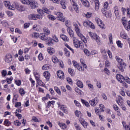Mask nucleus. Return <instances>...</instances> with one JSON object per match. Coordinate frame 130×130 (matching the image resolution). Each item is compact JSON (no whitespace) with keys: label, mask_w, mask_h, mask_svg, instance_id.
Masks as SVG:
<instances>
[{"label":"nucleus","mask_w":130,"mask_h":130,"mask_svg":"<svg viewBox=\"0 0 130 130\" xmlns=\"http://www.w3.org/2000/svg\"><path fill=\"white\" fill-rule=\"evenodd\" d=\"M74 27L76 34L78 35V37L81 39V40L84 42V43H87V41L86 37H85L82 33H81V29L79 27V25L77 24L74 23Z\"/></svg>","instance_id":"obj_1"},{"label":"nucleus","mask_w":130,"mask_h":130,"mask_svg":"<svg viewBox=\"0 0 130 130\" xmlns=\"http://www.w3.org/2000/svg\"><path fill=\"white\" fill-rule=\"evenodd\" d=\"M115 59L119 63L118 69L121 72H124V69L126 68V63L124 62V60L120 58L118 56H116Z\"/></svg>","instance_id":"obj_2"},{"label":"nucleus","mask_w":130,"mask_h":130,"mask_svg":"<svg viewBox=\"0 0 130 130\" xmlns=\"http://www.w3.org/2000/svg\"><path fill=\"white\" fill-rule=\"evenodd\" d=\"M88 35L91 37L92 40H95L97 42L98 44H101V41L100 40V37L96 34L89 31Z\"/></svg>","instance_id":"obj_3"},{"label":"nucleus","mask_w":130,"mask_h":130,"mask_svg":"<svg viewBox=\"0 0 130 130\" xmlns=\"http://www.w3.org/2000/svg\"><path fill=\"white\" fill-rule=\"evenodd\" d=\"M72 6L69 7V10L71 12H73L74 10L75 11L76 13H79V8L78 7V5L76 3L75 0H70Z\"/></svg>","instance_id":"obj_4"},{"label":"nucleus","mask_w":130,"mask_h":130,"mask_svg":"<svg viewBox=\"0 0 130 130\" xmlns=\"http://www.w3.org/2000/svg\"><path fill=\"white\" fill-rule=\"evenodd\" d=\"M43 16L38 14H32L28 16L29 20H41Z\"/></svg>","instance_id":"obj_5"},{"label":"nucleus","mask_w":130,"mask_h":130,"mask_svg":"<svg viewBox=\"0 0 130 130\" xmlns=\"http://www.w3.org/2000/svg\"><path fill=\"white\" fill-rule=\"evenodd\" d=\"M55 15L57 16L56 18L58 21H61V22H64L66 21V17H63V14L59 12H55Z\"/></svg>","instance_id":"obj_6"},{"label":"nucleus","mask_w":130,"mask_h":130,"mask_svg":"<svg viewBox=\"0 0 130 130\" xmlns=\"http://www.w3.org/2000/svg\"><path fill=\"white\" fill-rule=\"evenodd\" d=\"M73 43L76 48H80L81 46H83V42L79 41L77 38L73 39Z\"/></svg>","instance_id":"obj_7"},{"label":"nucleus","mask_w":130,"mask_h":130,"mask_svg":"<svg viewBox=\"0 0 130 130\" xmlns=\"http://www.w3.org/2000/svg\"><path fill=\"white\" fill-rule=\"evenodd\" d=\"M122 23L123 25V26L125 27L126 30H127V31H129L130 29V20L128 22L126 20H125V17H123L122 18Z\"/></svg>","instance_id":"obj_8"},{"label":"nucleus","mask_w":130,"mask_h":130,"mask_svg":"<svg viewBox=\"0 0 130 130\" xmlns=\"http://www.w3.org/2000/svg\"><path fill=\"white\" fill-rule=\"evenodd\" d=\"M29 6L32 10L38 8V3L35 0H30L29 2Z\"/></svg>","instance_id":"obj_9"},{"label":"nucleus","mask_w":130,"mask_h":130,"mask_svg":"<svg viewBox=\"0 0 130 130\" xmlns=\"http://www.w3.org/2000/svg\"><path fill=\"white\" fill-rule=\"evenodd\" d=\"M73 64L74 67H75V68L77 69V70H79L80 72H84V68H82V67L80 65V64L78 63V62H77V61H76L75 60L73 61Z\"/></svg>","instance_id":"obj_10"},{"label":"nucleus","mask_w":130,"mask_h":130,"mask_svg":"<svg viewBox=\"0 0 130 130\" xmlns=\"http://www.w3.org/2000/svg\"><path fill=\"white\" fill-rule=\"evenodd\" d=\"M13 60V56L11 54H7L5 57V62H7V63H9Z\"/></svg>","instance_id":"obj_11"},{"label":"nucleus","mask_w":130,"mask_h":130,"mask_svg":"<svg viewBox=\"0 0 130 130\" xmlns=\"http://www.w3.org/2000/svg\"><path fill=\"white\" fill-rule=\"evenodd\" d=\"M39 38L44 41H46V40L48 39L47 36L44 32L40 34L39 36Z\"/></svg>","instance_id":"obj_12"},{"label":"nucleus","mask_w":130,"mask_h":130,"mask_svg":"<svg viewBox=\"0 0 130 130\" xmlns=\"http://www.w3.org/2000/svg\"><path fill=\"white\" fill-rule=\"evenodd\" d=\"M57 75L58 78H60V80H63L64 79V74L62 71L60 70L57 72Z\"/></svg>","instance_id":"obj_13"},{"label":"nucleus","mask_w":130,"mask_h":130,"mask_svg":"<svg viewBox=\"0 0 130 130\" xmlns=\"http://www.w3.org/2000/svg\"><path fill=\"white\" fill-rule=\"evenodd\" d=\"M67 31L71 38H72L73 40L75 39V38H76L75 37V34H74V31H73L72 28L68 27Z\"/></svg>","instance_id":"obj_14"},{"label":"nucleus","mask_w":130,"mask_h":130,"mask_svg":"<svg viewBox=\"0 0 130 130\" xmlns=\"http://www.w3.org/2000/svg\"><path fill=\"white\" fill-rule=\"evenodd\" d=\"M97 103H98V98H95L89 101V104L91 106H93V107L96 106V105L97 104Z\"/></svg>","instance_id":"obj_15"},{"label":"nucleus","mask_w":130,"mask_h":130,"mask_svg":"<svg viewBox=\"0 0 130 130\" xmlns=\"http://www.w3.org/2000/svg\"><path fill=\"white\" fill-rule=\"evenodd\" d=\"M116 78L117 81H118V82H119L120 83L123 82V80H124V77L120 74H117L116 76Z\"/></svg>","instance_id":"obj_16"},{"label":"nucleus","mask_w":130,"mask_h":130,"mask_svg":"<svg viewBox=\"0 0 130 130\" xmlns=\"http://www.w3.org/2000/svg\"><path fill=\"white\" fill-rule=\"evenodd\" d=\"M80 2H81L82 5L85 6L86 8H89L90 7V3L88 0H80Z\"/></svg>","instance_id":"obj_17"},{"label":"nucleus","mask_w":130,"mask_h":130,"mask_svg":"<svg viewBox=\"0 0 130 130\" xmlns=\"http://www.w3.org/2000/svg\"><path fill=\"white\" fill-rule=\"evenodd\" d=\"M43 75L47 81H48L50 79V73L48 71L44 72Z\"/></svg>","instance_id":"obj_18"},{"label":"nucleus","mask_w":130,"mask_h":130,"mask_svg":"<svg viewBox=\"0 0 130 130\" xmlns=\"http://www.w3.org/2000/svg\"><path fill=\"white\" fill-rule=\"evenodd\" d=\"M16 10L19 12H24L25 11V7L23 5H17L16 6Z\"/></svg>","instance_id":"obj_19"},{"label":"nucleus","mask_w":130,"mask_h":130,"mask_svg":"<svg viewBox=\"0 0 130 130\" xmlns=\"http://www.w3.org/2000/svg\"><path fill=\"white\" fill-rule=\"evenodd\" d=\"M60 37L61 39H62V40H63L64 41H66V42L70 41V39H69L68 37H67V36L62 34H60Z\"/></svg>","instance_id":"obj_20"},{"label":"nucleus","mask_w":130,"mask_h":130,"mask_svg":"<svg viewBox=\"0 0 130 130\" xmlns=\"http://www.w3.org/2000/svg\"><path fill=\"white\" fill-rule=\"evenodd\" d=\"M91 21L90 20H84L83 21V24L84 27H89L90 26V24H91Z\"/></svg>","instance_id":"obj_21"},{"label":"nucleus","mask_w":130,"mask_h":130,"mask_svg":"<svg viewBox=\"0 0 130 130\" xmlns=\"http://www.w3.org/2000/svg\"><path fill=\"white\" fill-rule=\"evenodd\" d=\"M47 51L49 54L52 55L55 52V50L53 48L48 47L47 48Z\"/></svg>","instance_id":"obj_22"},{"label":"nucleus","mask_w":130,"mask_h":130,"mask_svg":"<svg viewBox=\"0 0 130 130\" xmlns=\"http://www.w3.org/2000/svg\"><path fill=\"white\" fill-rule=\"evenodd\" d=\"M76 81H77L76 85L78 87L81 88H84V84H83V82L82 81H81L79 80H77Z\"/></svg>","instance_id":"obj_23"},{"label":"nucleus","mask_w":130,"mask_h":130,"mask_svg":"<svg viewBox=\"0 0 130 130\" xmlns=\"http://www.w3.org/2000/svg\"><path fill=\"white\" fill-rule=\"evenodd\" d=\"M60 109L62 111H63L64 113H68V108L64 105H61L60 106Z\"/></svg>","instance_id":"obj_24"},{"label":"nucleus","mask_w":130,"mask_h":130,"mask_svg":"<svg viewBox=\"0 0 130 130\" xmlns=\"http://www.w3.org/2000/svg\"><path fill=\"white\" fill-rule=\"evenodd\" d=\"M94 3H95V7H94L95 10L99 11V6H100L99 0H94Z\"/></svg>","instance_id":"obj_25"},{"label":"nucleus","mask_w":130,"mask_h":130,"mask_svg":"<svg viewBox=\"0 0 130 130\" xmlns=\"http://www.w3.org/2000/svg\"><path fill=\"white\" fill-rule=\"evenodd\" d=\"M52 61H53V62H54V63H58V62H59L58 58H57V57L55 55L52 57Z\"/></svg>","instance_id":"obj_26"},{"label":"nucleus","mask_w":130,"mask_h":130,"mask_svg":"<svg viewBox=\"0 0 130 130\" xmlns=\"http://www.w3.org/2000/svg\"><path fill=\"white\" fill-rule=\"evenodd\" d=\"M17 6L18 5L16 4V3H14L12 5H10V7H9V10H16L17 9Z\"/></svg>","instance_id":"obj_27"},{"label":"nucleus","mask_w":130,"mask_h":130,"mask_svg":"<svg viewBox=\"0 0 130 130\" xmlns=\"http://www.w3.org/2000/svg\"><path fill=\"white\" fill-rule=\"evenodd\" d=\"M52 39L54 41V42H55L56 43H58L59 42V40H58V38L56 37V36L53 35L52 36Z\"/></svg>","instance_id":"obj_28"},{"label":"nucleus","mask_w":130,"mask_h":130,"mask_svg":"<svg viewBox=\"0 0 130 130\" xmlns=\"http://www.w3.org/2000/svg\"><path fill=\"white\" fill-rule=\"evenodd\" d=\"M48 43H47V45L49 46H51V45H53V42L52 41V39L51 38H48Z\"/></svg>","instance_id":"obj_29"},{"label":"nucleus","mask_w":130,"mask_h":130,"mask_svg":"<svg viewBox=\"0 0 130 130\" xmlns=\"http://www.w3.org/2000/svg\"><path fill=\"white\" fill-rule=\"evenodd\" d=\"M43 32L44 33H45V34H46V35H49V34H50V30L46 28V27H44L43 29Z\"/></svg>","instance_id":"obj_30"},{"label":"nucleus","mask_w":130,"mask_h":130,"mask_svg":"<svg viewBox=\"0 0 130 130\" xmlns=\"http://www.w3.org/2000/svg\"><path fill=\"white\" fill-rule=\"evenodd\" d=\"M83 17H85L87 19H89V18H91L92 17V13L87 12L86 14H83Z\"/></svg>","instance_id":"obj_31"},{"label":"nucleus","mask_w":130,"mask_h":130,"mask_svg":"<svg viewBox=\"0 0 130 130\" xmlns=\"http://www.w3.org/2000/svg\"><path fill=\"white\" fill-rule=\"evenodd\" d=\"M30 36L32 38H39V33L38 32H33Z\"/></svg>","instance_id":"obj_32"},{"label":"nucleus","mask_w":130,"mask_h":130,"mask_svg":"<svg viewBox=\"0 0 130 130\" xmlns=\"http://www.w3.org/2000/svg\"><path fill=\"white\" fill-rule=\"evenodd\" d=\"M19 92L21 96H24V95L26 94V91L24 89H23V88H20Z\"/></svg>","instance_id":"obj_33"},{"label":"nucleus","mask_w":130,"mask_h":130,"mask_svg":"<svg viewBox=\"0 0 130 130\" xmlns=\"http://www.w3.org/2000/svg\"><path fill=\"white\" fill-rule=\"evenodd\" d=\"M43 13H45L47 15H49V14H50V11L48 9L46 8V7H43Z\"/></svg>","instance_id":"obj_34"},{"label":"nucleus","mask_w":130,"mask_h":130,"mask_svg":"<svg viewBox=\"0 0 130 130\" xmlns=\"http://www.w3.org/2000/svg\"><path fill=\"white\" fill-rule=\"evenodd\" d=\"M81 101L83 104H84L86 106V107H90V104H89V103L83 99L81 100Z\"/></svg>","instance_id":"obj_35"},{"label":"nucleus","mask_w":130,"mask_h":130,"mask_svg":"<svg viewBox=\"0 0 130 130\" xmlns=\"http://www.w3.org/2000/svg\"><path fill=\"white\" fill-rule=\"evenodd\" d=\"M59 4H60L61 6H62V9H67V6H66V1L64 0L60 1L59 2Z\"/></svg>","instance_id":"obj_36"},{"label":"nucleus","mask_w":130,"mask_h":130,"mask_svg":"<svg viewBox=\"0 0 130 130\" xmlns=\"http://www.w3.org/2000/svg\"><path fill=\"white\" fill-rule=\"evenodd\" d=\"M55 103V102L54 101H49L47 103V107H48V108H49V107H50L51 105H54Z\"/></svg>","instance_id":"obj_37"},{"label":"nucleus","mask_w":130,"mask_h":130,"mask_svg":"<svg viewBox=\"0 0 130 130\" xmlns=\"http://www.w3.org/2000/svg\"><path fill=\"white\" fill-rule=\"evenodd\" d=\"M122 124L125 130H130V124L126 125L125 122H122Z\"/></svg>","instance_id":"obj_38"},{"label":"nucleus","mask_w":130,"mask_h":130,"mask_svg":"<svg viewBox=\"0 0 130 130\" xmlns=\"http://www.w3.org/2000/svg\"><path fill=\"white\" fill-rule=\"evenodd\" d=\"M54 90L58 95H61V91H60V89L57 86L54 87Z\"/></svg>","instance_id":"obj_39"},{"label":"nucleus","mask_w":130,"mask_h":130,"mask_svg":"<svg viewBox=\"0 0 130 130\" xmlns=\"http://www.w3.org/2000/svg\"><path fill=\"white\" fill-rule=\"evenodd\" d=\"M37 84L38 85H39V86L43 87L44 86V83H43V82H42V81L40 80L39 79L37 80Z\"/></svg>","instance_id":"obj_40"},{"label":"nucleus","mask_w":130,"mask_h":130,"mask_svg":"<svg viewBox=\"0 0 130 130\" xmlns=\"http://www.w3.org/2000/svg\"><path fill=\"white\" fill-rule=\"evenodd\" d=\"M4 124L5 125H6V126H10L11 125V122L9 121V119H6L4 121Z\"/></svg>","instance_id":"obj_41"},{"label":"nucleus","mask_w":130,"mask_h":130,"mask_svg":"<svg viewBox=\"0 0 130 130\" xmlns=\"http://www.w3.org/2000/svg\"><path fill=\"white\" fill-rule=\"evenodd\" d=\"M75 92H76V93H78V94H79V95H82L83 91H82V90H81V89H79V88L78 87H76L75 89Z\"/></svg>","instance_id":"obj_42"},{"label":"nucleus","mask_w":130,"mask_h":130,"mask_svg":"<svg viewBox=\"0 0 130 130\" xmlns=\"http://www.w3.org/2000/svg\"><path fill=\"white\" fill-rule=\"evenodd\" d=\"M20 2L23 5H29L30 4L29 0H20Z\"/></svg>","instance_id":"obj_43"},{"label":"nucleus","mask_w":130,"mask_h":130,"mask_svg":"<svg viewBox=\"0 0 130 130\" xmlns=\"http://www.w3.org/2000/svg\"><path fill=\"white\" fill-rule=\"evenodd\" d=\"M99 27H100V28L101 29H103V30H104L106 28V26H105V24H104V23H103V21H102L101 23H100L99 24Z\"/></svg>","instance_id":"obj_44"},{"label":"nucleus","mask_w":130,"mask_h":130,"mask_svg":"<svg viewBox=\"0 0 130 130\" xmlns=\"http://www.w3.org/2000/svg\"><path fill=\"white\" fill-rule=\"evenodd\" d=\"M4 5L5 6V7L6 8H8V9H9V8H10L11 5L10 4V3L9 1H5L4 3Z\"/></svg>","instance_id":"obj_45"},{"label":"nucleus","mask_w":130,"mask_h":130,"mask_svg":"<svg viewBox=\"0 0 130 130\" xmlns=\"http://www.w3.org/2000/svg\"><path fill=\"white\" fill-rule=\"evenodd\" d=\"M120 36L121 38H123V39H127V38H128V36L125 34H122V33H121Z\"/></svg>","instance_id":"obj_46"},{"label":"nucleus","mask_w":130,"mask_h":130,"mask_svg":"<svg viewBox=\"0 0 130 130\" xmlns=\"http://www.w3.org/2000/svg\"><path fill=\"white\" fill-rule=\"evenodd\" d=\"M64 51L65 52V54L66 56H70L71 54L70 53V51L68 50V49L64 48Z\"/></svg>","instance_id":"obj_47"},{"label":"nucleus","mask_w":130,"mask_h":130,"mask_svg":"<svg viewBox=\"0 0 130 130\" xmlns=\"http://www.w3.org/2000/svg\"><path fill=\"white\" fill-rule=\"evenodd\" d=\"M84 52L87 55V56H89L91 53H90V51L87 49H84Z\"/></svg>","instance_id":"obj_48"},{"label":"nucleus","mask_w":130,"mask_h":130,"mask_svg":"<svg viewBox=\"0 0 130 130\" xmlns=\"http://www.w3.org/2000/svg\"><path fill=\"white\" fill-rule=\"evenodd\" d=\"M14 124L16 125V126H20L21 125V122L19 121V120L14 121Z\"/></svg>","instance_id":"obj_49"},{"label":"nucleus","mask_w":130,"mask_h":130,"mask_svg":"<svg viewBox=\"0 0 130 130\" xmlns=\"http://www.w3.org/2000/svg\"><path fill=\"white\" fill-rule=\"evenodd\" d=\"M95 22H96V23L98 24V25L101 24V23H102V20H101V19H100V18L96 17L95 18Z\"/></svg>","instance_id":"obj_50"},{"label":"nucleus","mask_w":130,"mask_h":130,"mask_svg":"<svg viewBox=\"0 0 130 130\" xmlns=\"http://www.w3.org/2000/svg\"><path fill=\"white\" fill-rule=\"evenodd\" d=\"M74 124L75 127H76L77 130H82V129L81 128V126H80L79 124H78V123H74Z\"/></svg>","instance_id":"obj_51"},{"label":"nucleus","mask_w":130,"mask_h":130,"mask_svg":"<svg viewBox=\"0 0 130 130\" xmlns=\"http://www.w3.org/2000/svg\"><path fill=\"white\" fill-rule=\"evenodd\" d=\"M48 18L49 20H51L52 21H54L56 18L53 15H48Z\"/></svg>","instance_id":"obj_52"},{"label":"nucleus","mask_w":130,"mask_h":130,"mask_svg":"<svg viewBox=\"0 0 130 130\" xmlns=\"http://www.w3.org/2000/svg\"><path fill=\"white\" fill-rule=\"evenodd\" d=\"M81 125L84 127V128H87V127L88 126V122H87L86 121L85 122H83L81 123Z\"/></svg>","instance_id":"obj_53"},{"label":"nucleus","mask_w":130,"mask_h":130,"mask_svg":"<svg viewBox=\"0 0 130 130\" xmlns=\"http://www.w3.org/2000/svg\"><path fill=\"white\" fill-rule=\"evenodd\" d=\"M102 12L105 16H106V15H107V9H105V8L102 9Z\"/></svg>","instance_id":"obj_54"},{"label":"nucleus","mask_w":130,"mask_h":130,"mask_svg":"<svg viewBox=\"0 0 130 130\" xmlns=\"http://www.w3.org/2000/svg\"><path fill=\"white\" fill-rule=\"evenodd\" d=\"M37 12H38V14H40V15L42 16V15H43V8H42V9H38Z\"/></svg>","instance_id":"obj_55"},{"label":"nucleus","mask_w":130,"mask_h":130,"mask_svg":"<svg viewBox=\"0 0 130 130\" xmlns=\"http://www.w3.org/2000/svg\"><path fill=\"white\" fill-rule=\"evenodd\" d=\"M34 75L36 79V80H39V74H38V73L35 72L34 73Z\"/></svg>","instance_id":"obj_56"},{"label":"nucleus","mask_w":130,"mask_h":130,"mask_svg":"<svg viewBox=\"0 0 130 130\" xmlns=\"http://www.w3.org/2000/svg\"><path fill=\"white\" fill-rule=\"evenodd\" d=\"M42 70H46L49 69V66L48 64H45L42 67Z\"/></svg>","instance_id":"obj_57"},{"label":"nucleus","mask_w":130,"mask_h":130,"mask_svg":"<svg viewBox=\"0 0 130 130\" xmlns=\"http://www.w3.org/2000/svg\"><path fill=\"white\" fill-rule=\"evenodd\" d=\"M32 29L33 30H35V31H39V29H38V25L37 24L34 25Z\"/></svg>","instance_id":"obj_58"},{"label":"nucleus","mask_w":130,"mask_h":130,"mask_svg":"<svg viewBox=\"0 0 130 130\" xmlns=\"http://www.w3.org/2000/svg\"><path fill=\"white\" fill-rule=\"evenodd\" d=\"M67 81L69 83L70 85H73V81L72 80V79L70 77H67Z\"/></svg>","instance_id":"obj_59"},{"label":"nucleus","mask_w":130,"mask_h":130,"mask_svg":"<svg viewBox=\"0 0 130 130\" xmlns=\"http://www.w3.org/2000/svg\"><path fill=\"white\" fill-rule=\"evenodd\" d=\"M87 86L88 87V89H89L90 91H92L93 89H94V86L92 84H88Z\"/></svg>","instance_id":"obj_60"},{"label":"nucleus","mask_w":130,"mask_h":130,"mask_svg":"<svg viewBox=\"0 0 130 130\" xmlns=\"http://www.w3.org/2000/svg\"><path fill=\"white\" fill-rule=\"evenodd\" d=\"M116 43L118 47H120L121 48L122 47L123 45L120 41H117Z\"/></svg>","instance_id":"obj_61"},{"label":"nucleus","mask_w":130,"mask_h":130,"mask_svg":"<svg viewBox=\"0 0 130 130\" xmlns=\"http://www.w3.org/2000/svg\"><path fill=\"white\" fill-rule=\"evenodd\" d=\"M6 13L8 17H13V13L12 12L7 11Z\"/></svg>","instance_id":"obj_62"},{"label":"nucleus","mask_w":130,"mask_h":130,"mask_svg":"<svg viewBox=\"0 0 130 130\" xmlns=\"http://www.w3.org/2000/svg\"><path fill=\"white\" fill-rule=\"evenodd\" d=\"M38 59L40 60H43V55L42 53H40L38 56Z\"/></svg>","instance_id":"obj_63"},{"label":"nucleus","mask_w":130,"mask_h":130,"mask_svg":"<svg viewBox=\"0 0 130 130\" xmlns=\"http://www.w3.org/2000/svg\"><path fill=\"white\" fill-rule=\"evenodd\" d=\"M124 81L126 82V83H128V84H130V78L128 77H125L124 79Z\"/></svg>","instance_id":"obj_64"}]
</instances>
